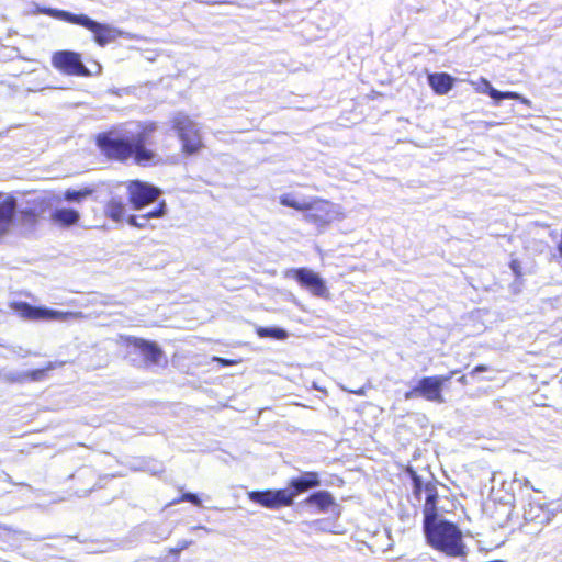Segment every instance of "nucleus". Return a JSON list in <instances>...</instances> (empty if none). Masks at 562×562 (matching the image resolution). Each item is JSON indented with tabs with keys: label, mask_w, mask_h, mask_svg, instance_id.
<instances>
[{
	"label": "nucleus",
	"mask_w": 562,
	"mask_h": 562,
	"mask_svg": "<svg viewBox=\"0 0 562 562\" xmlns=\"http://www.w3.org/2000/svg\"><path fill=\"white\" fill-rule=\"evenodd\" d=\"M105 214L115 222H122L125 216V205L121 200L111 199L105 206Z\"/></svg>",
	"instance_id": "nucleus-20"
},
{
	"label": "nucleus",
	"mask_w": 562,
	"mask_h": 562,
	"mask_svg": "<svg viewBox=\"0 0 562 562\" xmlns=\"http://www.w3.org/2000/svg\"><path fill=\"white\" fill-rule=\"evenodd\" d=\"M213 360L220 362L223 366H231V364L236 363V361H234V360H227V359L220 358V357H214Z\"/></svg>",
	"instance_id": "nucleus-30"
},
{
	"label": "nucleus",
	"mask_w": 562,
	"mask_h": 562,
	"mask_svg": "<svg viewBox=\"0 0 562 562\" xmlns=\"http://www.w3.org/2000/svg\"><path fill=\"white\" fill-rule=\"evenodd\" d=\"M404 396L406 400H411V398L417 397L419 395H418V392L415 391V386H414L411 391L406 392Z\"/></svg>",
	"instance_id": "nucleus-31"
},
{
	"label": "nucleus",
	"mask_w": 562,
	"mask_h": 562,
	"mask_svg": "<svg viewBox=\"0 0 562 562\" xmlns=\"http://www.w3.org/2000/svg\"><path fill=\"white\" fill-rule=\"evenodd\" d=\"M56 368V363L55 362H48V364L44 368V369H37V370H33V371H30V372H26L22 375L21 379H30L32 381H40L44 378L45 375V372L48 371V370H53Z\"/></svg>",
	"instance_id": "nucleus-25"
},
{
	"label": "nucleus",
	"mask_w": 562,
	"mask_h": 562,
	"mask_svg": "<svg viewBox=\"0 0 562 562\" xmlns=\"http://www.w3.org/2000/svg\"><path fill=\"white\" fill-rule=\"evenodd\" d=\"M510 268L516 276H519L521 273V267L518 260H513L510 262Z\"/></svg>",
	"instance_id": "nucleus-29"
},
{
	"label": "nucleus",
	"mask_w": 562,
	"mask_h": 562,
	"mask_svg": "<svg viewBox=\"0 0 562 562\" xmlns=\"http://www.w3.org/2000/svg\"><path fill=\"white\" fill-rule=\"evenodd\" d=\"M172 128L177 132L186 154H195L202 147L200 127L190 116L177 113L172 119Z\"/></svg>",
	"instance_id": "nucleus-5"
},
{
	"label": "nucleus",
	"mask_w": 562,
	"mask_h": 562,
	"mask_svg": "<svg viewBox=\"0 0 562 562\" xmlns=\"http://www.w3.org/2000/svg\"><path fill=\"white\" fill-rule=\"evenodd\" d=\"M319 485L321 481L316 472H305L302 476L292 479L288 487L291 490V493L295 498L299 494Z\"/></svg>",
	"instance_id": "nucleus-12"
},
{
	"label": "nucleus",
	"mask_w": 562,
	"mask_h": 562,
	"mask_svg": "<svg viewBox=\"0 0 562 562\" xmlns=\"http://www.w3.org/2000/svg\"><path fill=\"white\" fill-rule=\"evenodd\" d=\"M279 200L284 206H289L297 211H306L303 216L304 221L314 224L319 228L326 227L334 221H341L345 218L342 207L326 200L315 199L313 201H299L289 193L282 194Z\"/></svg>",
	"instance_id": "nucleus-3"
},
{
	"label": "nucleus",
	"mask_w": 562,
	"mask_h": 562,
	"mask_svg": "<svg viewBox=\"0 0 562 562\" xmlns=\"http://www.w3.org/2000/svg\"><path fill=\"white\" fill-rule=\"evenodd\" d=\"M459 381H460L461 383H465V376H461V378L459 379Z\"/></svg>",
	"instance_id": "nucleus-34"
},
{
	"label": "nucleus",
	"mask_w": 562,
	"mask_h": 562,
	"mask_svg": "<svg viewBox=\"0 0 562 562\" xmlns=\"http://www.w3.org/2000/svg\"><path fill=\"white\" fill-rule=\"evenodd\" d=\"M80 218L79 212L72 209L60 207L56 209L50 214V220L54 224L68 227L75 225Z\"/></svg>",
	"instance_id": "nucleus-15"
},
{
	"label": "nucleus",
	"mask_w": 562,
	"mask_h": 562,
	"mask_svg": "<svg viewBox=\"0 0 562 562\" xmlns=\"http://www.w3.org/2000/svg\"><path fill=\"white\" fill-rule=\"evenodd\" d=\"M257 334L262 338L270 337V338H274V339H279V340L285 339L288 337V333L284 329L277 328V327H269V328L260 327L257 330Z\"/></svg>",
	"instance_id": "nucleus-24"
},
{
	"label": "nucleus",
	"mask_w": 562,
	"mask_h": 562,
	"mask_svg": "<svg viewBox=\"0 0 562 562\" xmlns=\"http://www.w3.org/2000/svg\"><path fill=\"white\" fill-rule=\"evenodd\" d=\"M199 528H200V529H204V530H207V529H206L205 527H203V526H200Z\"/></svg>",
	"instance_id": "nucleus-35"
},
{
	"label": "nucleus",
	"mask_w": 562,
	"mask_h": 562,
	"mask_svg": "<svg viewBox=\"0 0 562 562\" xmlns=\"http://www.w3.org/2000/svg\"><path fill=\"white\" fill-rule=\"evenodd\" d=\"M428 543L451 558H464L467 547L461 530L452 522L440 520L425 529Z\"/></svg>",
	"instance_id": "nucleus-4"
},
{
	"label": "nucleus",
	"mask_w": 562,
	"mask_h": 562,
	"mask_svg": "<svg viewBox=\"0 0 562 562\" xmlns=\"http://www.w3.org/2000/svg\"><path fill=\"white\" fill-rule=\"evenodd\" d=\"M484 371H487V367L484 366V364H480V366H476L473 371L471 372V374H476L479 372H484Z\"/></svg>",
	"instance_id": "nucleus-32"
},
{
	"label": "nucleus",
	"mask_w": 562,
	"mask_h": 562,
	"mask_svg": "<svg viewBox=\"0 0 562 562\" xmlns=\"http://www.w3.org/2000/svg\"><path fill=\"white\" fill-rule=\"evenodd\" d=\"M286 276L295 279L300 285L306 289L312 295L321 299H329L330 293L326 282L317 272L308 268H297L289 270Z\"/></svg>",
	"instance_id": "nucleus-7"
},
{
	"label": "nucleus",
	"mask_w": 562,
	"mask_h": 562,
	"mask_svg": "<svg viewBox=\"0 0 562 562\" xmlns=\"http://www.w3.org/2000/svg\"><path fill=\"white\" fill-rule=\"evenodd\" d=\"M456 372H451L449 375H434L426 376L418 381L415 385V391L418 395L429 402L443 403L445 398L441 394L443 384L448 382Z\"/></svg>",
	"instance_id": "nucleus-9"
},
{
	"label": "nucleus",
	"mask_w": 562,
	"mask_h": 562,
	"mask_svg": "<svg viewBox=\"0 0 562 562\" xmlns=\"http://www.w3.org/2000/svg\"><path fill=\"white\" fill-rule=\"evenodd\" d=\"M181 501L191 502L194 505H200L201 504L200 498L195 494H192V493H184L181 496Z\"/></svg>",
	"instance_id": "nucleus-28"
},
{
	"label": "nucleus",
	"mask_w": 562,
	"mask_h": 562,
	"mask_svg": "<svg viewBox=\"0 0 562 562\" xmlns=\"http://www.w3.org/2000/svg\"><path fill=\"white\" fill-rule=\"evenodd\" d=\"M441 519L437 518L436 504L425 503L424 505V529L428 528L431 524L439 522Z\"/></svg>",
	"instance_id": "nucleus-23"
},
{
	"label": "nucleus",
	"mask_w": 562,
	"mask_h": 562,
	"mask_svg": "<svg viewBox=\"0 0 562 562\" xmlns=\"http://www.w3.org/2000/svg\"><path fill=\"white\" fill-rule=\"evenodd\" d=\"M305 503L316 506L321 512H326L334 504V497L327 491H319L308 496Z\"/></svg>",
	"instance_id": "nucleus-18"
},
{
	"label": "nucleus",
	"mask_w": 562,
	"mask_h": 562,
	"mask_svg": "<svg viewBox=\"0 0 562 562\" xmlns=\"http://www.w3.org/2000/svg\"><path fill=\"white\" fill-rule=\"evenodd\" d=\"M37 12L47 14L52 18L59 19L72 24L83 26L93 34L94 42L101 47H104L108 44L113 43L119 37H124L127 40L135 38V35L128 32L116 29L111 24L97 22L86 14H74L68 11L52 8H38Z\"/></svg>",
	"instance_id": "nucleus-2"
},
{
	"label": "nucleus",
	"mask_w": 562,
	"mask_h": 562,
	"mask_svg": "<svg viewBox=\"0 0 562 562\" xmlns=\"http://www.w3.org/2000/svg\"><path fill=\"white\" fill-rule=\"evenodd\" d=\"M349 392H350V393L358 394V395H363V394H364L363 389H359V390H357V391H353V390H352V391H349Z\"/></svg>",
	"instance_id": "nucleus-33"
},
{
	"label": "nucleus",
	"mask_w": 562,
	"mask_h": 562,
	"mask_svg": "<svg viewBox=\"0 0 562 562\" xmlns=\"http://www.w3.org/2000/svg\"><path fill=\"white\" fill-rule=\"evenodd\" d=\"M426 491V501L425 503L436 504L437 501V491L432 484H427L425 487Z\"/></svg>",
	"instance_id": "nucleus-26"
},
{
	"label": "nucleus",
	"mask_w": 562,
	"mask_h": 562,
	"mask_svg": "<svg viewBox=\"0 0 562 562\" xmlns=\"http://www.w3.org/2000/svg\"><path fill=\"white\" fill-rule=\"evenodd\" d=\"M127 190L130 201L136 210H140L156 201L161 193L159 189L140 181L131 182Z\"/></svg>",
	"instance_id": "nucleus-10"
},
{
	"label": "nucleus",
	"mask_w": 562,
	"mask_h": 562,
	"mask_svg": "<svg viewBox=\"0 0 562 562\" xmlns=\"http://www.w3.org/2000/svg\"><path fill=\"white\" fill-rule=\"evenodd\" d=\"M12 308L20 317L26 321L68 322L81 317L80 312H63L47 307H36L25 302L14 303L12 304Z\"/></svg>",
	"instance_id": "nucleus-6"
},
{
	"label": "nucleus",
	"mask_w": 562,
	"mask_h": 562,
	"mask_svg": "<svg viewBox=\"0 0 562 562\" xmlns=\"http://www.w3.org/2000/svg\"><path fill=\"white\" fill-rule=\"evenodd\" d=\"M472 85L475 87V90L481 93H487L492 99L494 100H502V99H512V100H520L525 104H529V101L518 94L517 92H501L496 89H494L491 83L484 79L481 78L479 82H472Z\"/></svg>",
	"instance_id": "nucleus-13"
},
{
	"label": "nucleus",
	"mask_w": 562,
	"mask_h": 562,
	"mask_svg": "<svg viewBox=\"0 0 562 562\" xmlns=\"http://www.w3.org/2000/svg\"><path fill=\"white\" fill-rule=\"evenodd\" d=\"M166 213V203L162 201L159 203V206L151 211V212H148V213H145V214H140L138 216H135V215H131L128 216L127 218V223L131 225V226H134V227H137V228H145L147 226V222L150 220V218H159V217H162Z\"/></svg>",
	"instance_id": "nucleus-16"
},
{
	"label": "nucleus",
	"mask_w": 562,
	"mask_h": 562,
	"mask_svg": "<svg viewBox=\"0 0 562 562\" xmlns=\"http://www.w3.org/2000/svg\"><path fill=\"white\" fill-rule=\"evenodd\" d=\"M248 498L255 503L260 504L266 508H277L274 497L272 495V490L267 491H252L248 493Z\"/></svg>",
	"instance_id": "nucleus-19"
},
{
	"label": "nucleus",
	"mask_w": 562,
	"mask_h": 562,
	"mask_svg": "<svg viewBox=\"0 0 562 562\" xmlns=\"http://www.w3.org/2000/svg\"><path fill=\"white\" fill-rule=\"evenodd\" d=\"M429 85L438 94L448 93L453 85V78L445 72L432 74L429 76Z\"/></svg>",
	"instance_id": "nucleus-17"
},
{
	"label": "nucleus",
	"mask_w": 562,
	"mask_h": 562,
	"mask_svg": "<svg viewBox=\"0 0 562 562\" xmlns=\"http://www.w3.org/2000/svg\"><path fill=\"white\" fill-rule=\"evenodd\" d=\"M272 495L274 497L277 508L281 506H290L293 504L294 497L289 487L272 491Z\"/></svg>",
	"instance_id": "nucleus-21"
},
{
	"label": "nucleus",
	"mask_w": 562,
	"mask_h": 562,
	"mask_svg": "<svg viewBox=\"0 0 562 562\" xmlns=\"http://www.w3.org/2000/svg\"><path fill=\"white\" fill-rule=\"evenodd\" d=\"M16 209L15 199L8 196L0 201V238L4 236L12 226Z\"/></svg>",
	"instance_id": "nucleus-14"
},
{
	"label": "nucleus",
	"mask_w": 562,
	"mask_h": 562,
	"mask_svg": "<svg viewBox=\"0 0 562 562\" xmlns=\"http://www.w3.org/2000/svg\"><path fill=\"white\" fill-rule=\"evenodd\" d=\"M93 190L89 188H83L80 190L68 189L66 190L64 196L66 201L80 203L82 200L90 196Z\"/></svg>",
	"instance_id": "nucleus-22"
},
{
	"label": "nucleus",
	"mask_w": 562,
	"mask_h": 562,
	"mask_svg": "<svg viewBox=\"0 0 562 562\" xmlns=\"http://www.w3.org/2000/svg\"><path fill=\"white\" fill-rule=\"evenodd\" d=\"M156 130L157 124L154 122L136 123L122 133L111 131L99 134L97 144L111 158L125 160L134 157L136 164L146 166L156 162L157 155L145 147Z\"/></svg>",
	"instance_id": "nucleus-1"
},
{
	"label": "nucleus",
	"mask_w": 562,
	"mask_h": 562,
	"mask_svg": "<svg viewBox=\"0 0 562 562\" xmlns=\"http://www.w3.org/2000/svg\"><path fill=\"white\" fill-rule=\"evenodd\" d=\"M52 65L57 70L68 76H90V71L83 65L80 54L72 50H59L54 53Z\"/></svg>",
	"instance_id": "nucleus-8"
},
{
	"label": "nucleus",
	"mask_w": 562,
	"mask_h": 562,
	"mask_svg": "<svg viewBox=\"0 0 562 562\" xmlns=\"http://www.w3.org/2000/svg\"><path fill=\"white\" fill-rule=\"evenodd\" d=\"M192 541L190 540H181L176 548H171L169 550L170 553L172 554H178L180 553L182 550L187 549L189 546H191Z\"/></svg>",
	"instance_id": "nucleus-27"
},
{
	"label": "nucleus",
	"mask_w": 562,
	"mask_h": 562,
	"mask_svg": "<svg viewBox=\"0 0 562 562\" xmlns=\"http://www.w3.org/2000/svg\"><path fill=\"white\" fill-rule=\"evenodd\" d=\"M128 344L140 351L148 364L160 366L166 363L165 353L156 342L132 337L128 339Z\"/></svg>",
	"instance_id": "nucleus-11"
}]
</instances>
